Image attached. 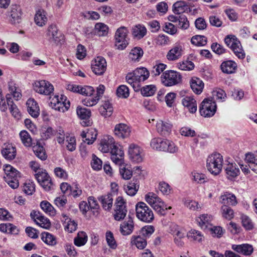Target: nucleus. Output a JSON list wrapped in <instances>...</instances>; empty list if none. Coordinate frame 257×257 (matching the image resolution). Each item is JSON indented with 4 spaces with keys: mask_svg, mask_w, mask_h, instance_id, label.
Listing matches in <instances>:
<instances>
[{
    "mask_svg": "<svg viewBox=\"0 0 257 257\" xmlns=\"http://www.w3.org/2000/svg\"><path fill=\"white\" fill-rule=\"evenodd\" d=\"M150 73L145 67L138 68L133 72L128 73L125 79L135 91L140 90L141 83L147 80L149 77Z\"/></svg>",
    "mask_w": 257,
    "mask_h": 257,
    "instance_id": "f257e3e1",
    "label": "nucleus"
},
{
    "mask_svg": "<svg viewBox=\"0 0 257 257\" xmlns=\"http://www.w3.org/2000/svg\"><path fill=\"white\" fill-rule=\"evenodd\" d=\"M145 200L160 215H165L167 210L171 209L170 206L167 207L164 202L153 192H149L145 195Z\"/></svg>",
    "mask_w": 257,
    "mask_h": 257,
    "instance_id": "f03ea898",
    "label": "nucleus"
},
{
    "mask_svg": "<svg viewBox=\"0 0 257 257\" xmlns=\"http://www.w3.org/2000/svg\"><path fill=\"white\" fill-rule=\"evenodd\" d=\"M223 158L219 153H213L209 155L206 160L207 170L214 176L220 173L222 169Z\"/></svg>",
    "mask_w": 257,
    "mask_h": 257,
    "instance_id": "7ed1b4c3",
    "label": "nucleus"
},
{
    "mask_svg": "<svg viewBox=\"0 0 257 257\" xmlns=\"http://www.w3.org/2000/svg\"><path fill=\"white\" fill-rule=\"evenodd\" d=\"M150 145L155 150L174 153L177 151L178 148L174 143L168 140L155 138L151 140Z\"/></svg>",
    "mask_w": 257,
    "mask_h": 257,
    "instance_id": "20e7f679",
    "label": "nucleus"
},
{
    "mask_svg": "<svg viewBox=\"0 0 257 257\" xmlns=\"http://www.w3.org/2000/svg\"><path fill=\"white\" fill-rule=\"evenodd\" d=\"M136 211L137 218L143 222L150 223L154 219L153 211L143 202H139L137 203Z\"/></svg>",
    "mask_w": 257,
    "mask_h": 257,
    "instance_id": "39448f33",
    "label": "nucleus"
},
{
    "mask_svg": "<svg viewBox=\"0 0 257 257\" xmlns=\"http://www.w3.org/2000/svg\"><path fill=\"white\" fill-rule=\"evenodd\" d=\"M182 78L180 73L174 70H168L163 73L161 81L164 86L170 87L181 83Z\"/></svg>",
    "mask_w": 257,
    "mask_h": 257,
    "instance_id": "423d86ee",
    "label": "nucleus"
},
{
    "mask_svg": "<svg viewBox=\"0 0 257 257\" xmlns=\"http://www.w3.org/2000/svg\"><path fill=\"white\" fill-rule=\"evenodd\" d=\"M216 104L212 98L204 99L199 106L201 115L205 117L213 116L216 111Z\"/></svg>",
    "mask_w": 257,
    "mask_h": 257,
    "instance_id": "0eeeda50",
    "label": "nucleus"
},
{
    "mask_svg": "<svg viewBox=\"0 0 257 257\" xmlns=\"http://www.w3.org/2000/svg\"><path fill=\"white\" fill-rule=\"evenodd\" d=\"M114 218L116 221H120L124 218L127 213L126 202L121 196H118L114 203Z\"/></svg>",
    "mask_w": 257,
    "mask_h": 257,
    "instance_id": "6e6552de",
    "label": "nucleus"
},
{
    "mask_svg": "<svg viewBox=\"0 0 257 257\" xmlns=\"http://www.w3.org/2000/svg\"><path fill=\"white\" fill-rule=\"evenodd\" d=\"M33 87L36 92L44 95H50L54 91L53 85L44 80L36 81L33 84Z\"/></svg>",
    "mask_w": 257,
    "mask_h": 257,
    "instance_id": "1a4fd4ad",
    "label": "nucleus"
},
{
    "mask_svg": "<svg viewBox=\"0 0 257 257\" xmlns=\"http://www.w3.org/2000/svg\"><path fill=\"white\" fill-rule=\"evenodd\" d=\"M127 30L124 27L118 28L115 34V46L119 49L123 50L128 45L127 40Z\"/></svg>",
    "mask_w": 257,
    "mask_h": 257,
    "instance_id": "9d476101",
    "label": "nucleus"
},
{
    "mask_svg": "<svg viewBox=\"0 0 257 257\" xmlns=\"http://www.w3.org/2000/svg\"><path fill=\"white\" fill-rule=\"evenodd\" d=\"M66 97L64 95H62L60 98L58 95H55L50 101L51 106L55 110L64 112L70 107V102L68 101L66 103Z\"/></svg>",
    "mask_w": 257,
    "mask_h": 257,
    "instance_id": "9b49d317",
    "label": "nucleus"
},
{
    "mask_svg": "<svg viewBox=\"0 0 257 257\" xmlns=\"http://www.w3.org/2000/svg\"><path fill=\"white\" fill-rule=\"evenodd\" d=\"M106 62L105 59L100 56L97 57L91 64L92 71L96 75L103 74L106 70Z\"/></svg>",
    "mask_w": 257,
    "mask_h": 257,
    "instance_id": "f8f14e48",
    "label": "nucleus"
},
{
    "mask_svg": "<svg viewBox=\"0 0 257 257\" xmlns=\"http://www.w3.org/2000/svg\"><path fill=\"white\" fill-rule=\"evenodd\" d=\"M10 21L12 24H19L21 22L22 11L21 7L17 5H12L9 12Z\"/></svg>",
    "mask_w": 257,
    "mask_h": 257,
    "instance_id": "ddd939ff",
    "label": "nucleus"
},
{
    "mask_svg": "<svg viewBox=\"0 0 257 257\" xmlns=\"http://www.w3.org/2000/svg\"><path fill=\"white\" fill-rule=\"evenodd\" d=\"M111 159L115 164L121 165L124 162V153L119 145H116L111 150Z\"/></svg>",
    "mask_w": 257,
    "mask_h": 257,
    "instance_id": "4468645a",
    "label": "nucleus"
},
{
    "mask_svg": "<svg viewBox=\"0 0 257 257\" xmlns=\"http://www.w3.org/2000/svg\"><path fill=\"white\" fill-rule=\"evenodd\" d=\"M142 150L134 144L130 145L128 148V155L130 159L134 162L139 163L142 161Z\"/></svg>",
    "mask_w": 257,
    "mask_h": 257,
    "instance_id": "2eb2a0df",
    "label": "nucleus"
},
{
    "mask_svg": "<svg viewBox=\"0 0 257 257\" xmlns=\"http://www.w3.org/2000/svg\"><path fill=\"white\" fill-rule=\"evenodd\" d=\"M97 199L104 210L110 211L111 210L113 202L112 193H108L106 194L100 196Z\"/></svg>",
    "mask_w": 257,
    "mask_h": 257,
    "instance_id": "dca6fc26",
    "label": "nucleus"
},
{
    "mask_svg": "<svg viewBox=\"0 0 257 257\" xmlns=\"http://www.w3.org/2000/svg\"><path fill=\"white\" fill-rule=\"evenodd\" d=\"M116 145L114 139L110 136L104 137L101 141L99 149L103 153L111 152V150Z\"/></svg>",
    "mask_w": 257,
    "mask_h": 257,
    "instance_id": "f3484780",
    "label": "nucleus"
},
{
    "mask_svg": "<svg viewBox=\"0 0 257 257\" xmlns=\"http://www.w3.org/2000/svg\"><path fill=\"white\" fill-rule=\"evenodd\" d=\"M114 132L118 138L124 139L130 136L131 130L126 124L119 123L115 125Z\"/></svg>",
    "mask_w": 257,
    "mask_h": 257,
    "instance_id": "a211bd4d",
    "label": "nucleus"
},
{
    "mask_svg": "<svg viewBox=\"0 0 257 257\" xmlns=\"http://www.w3.org/2000/svg\"><path fill=\"white\" fill-rule=\"evenodd\" d=\"M231 248L233 250L237 252L245 255H250L253 250L252 246L247 243L238 245L233 244L232 245Z\"/></svg>",
    "mask_w": 257,
    "mask_h": 257,
    "instance_id": "6ab92c4d",
    "label": "nucleus"
},
{
    "mask_svg": "<svg viewBox=\"0 0 257 257\" xmlns=\"http://www.w3.org/2000/svg\"><path fill=\"white\" fill-rule=\"evenodd\" d=\"M225 171L226 177L229 180H232L240 174L239 169L234 163H228L225 167Z\"/></svg>",
    "mask_w": 257,
    "mask_h": 257,
    "instance_id": "aec40b11",
    "label": "nucleus"
},
{
    "mask_svg": "<svg viewBox=\"0 0 257 257\" xmlns=\"http://www.w3.org/2000/svg\"><path fill=\"white\" fill-rule=\"evenodd\" d=\"M237 64L233 61L227 60L223 61L220 65L222 72L226 74H233L237 69Z\"/></svg>",
    "mask_w": 257,
    "mask_h": 257,
    "instance_id": "412c9836",
    "label": "nucleus"
},
{
    "mask_svg": "<svg viewBox=\"0 0 257 257\" xmlns=\"http://www.w3.org/2000/svg\"><path fill=\"white\" fill-rule=\"evenodd\" d=\"M183 105L187 108L190 113H194L197 111V103L192 96H186L182 99Z\"/></svg>",
    "mask_w": 257,
    "mask_h": 257,
    "instance_id": "4be33fe9",
    "label": "nucleus"
},
{
    "mask_svg": "<svg viewBox=\"0 0 257 257\" xmlns=\"http://www.w3.org/2000/svg\"><path fill=\"white\" fill-rule=\"evenodd\" d=\"M171 128L172 125L167 122L160 120L157 122V131L162 136H167L169 135L171 132Z\"/></svg>",
    "mask_w": 257,
    "mask_h": 257,
    "instance_id": "5701e85b",
    "label": "nucleus"
},
{
    "mask_svg": "<svg viewBox=\"0 0 257 257\" xmlns=\"http://www.w3.org/2000/svg\"><path fill=\"white\" fill-rule=\"evenodd\" d=\"M134 225L133 218L129 216L127 221H124L120 226V232L123 235L131 234L134 230Z\"/></svg>",
    "mask_w": 257,
    "mask_h": 257,
    "instance_id": "b1692460",
    "label": "nucleus"
},
{
    "mask_svg": "<svg viewBox=\"0 0 257 257\" xmlns=\"http://www.w3.org/2000/svg\"><path fill=\"white\" fill-rule=\"evenodd\" d=\"M47 35L49 37V39L55 43H59L63 39V36L58 32V29L55 25H51L48 27Z\"/></svg>",
    "mask_w": 257,
    "mask_h": 257,
    "instance_id": "393cba45",
    "label": "nucleus"
},
{
    "mask_svg": "<svg viewBox=\"0 0 257 257\" xmlns=\"http://www.w3.org/2000/svg\"><path fill=\"white\" fill-rule=\"evenodd\" d=\"M26 104L29 114L34 118L37 117L39 115V107L34 99H29L27 101Z\"/></svg>",
    "mask_w": 257,
    "mask_h": 257,
    "instance_id": "a878e982",
    "label": "nucleus"
},
{
    "mask_svg": "<svg viewBox=\"0 0 257 257\" xmlns=\"http://www.w3.org/2000/svg\"><path fill=\"white\" fill-rule=\"evenodd\" d=\"M182 47L179 45L173 47L169 51L167 54V58L169 61H175L178 59L182 55Z\"/></svg>",
    "mask_w": 257,
    "mask_h": 257,
    "instance_id": "bb28decb",
    "label": "nucleus"
},
{
    "mask_svg": "<svg viewBox=\"0 0 257 257\" xmlns=\"http://www.w3.org/2000/svg\"><path fill=\"white\" fill-rule=\"evenodd\" d=\"M190 86L193 91L196 94H200L204 88V83L197 77H193L190 81Z\"/></svg>",
    "mask_w": 257,
    "mask_h": 257,
    "instance_id": "cd10ccee",
    "label": "nucleus"
},
{
    "mask_svg": "<svg viewBox=\"0 0 257 257\" xmlns=\"http://www.w3.org/2000/svg\"><path fill=\"white\" fill-rule=\"evenodd\" d=\"M7 105L9 106V109L12 115L16 119H20L21 117L20 112L17 106L14 103L11 97V94H7L6 96Z\"/></svg>",
    "mask_w": 257,
    "mask_h": 257,
    "instance_id": "c85d7f7f",
    "label": "nucleus"
},
{
    "mask_svg": "<svg viewBox=\"0 0 257 257\" xmlns=\"http://www.w3.org/2000/svg\"><path fill=\"white\" fill-rule=\"evenodd\" d=\"M2 154L5 159L9 160H13L16 156V148L11 144L6 145L2 150Z\"/></svg>",
    "mask_w": 257,
    "mask_h": 257,
    "instance_id": "c756f323",
    "label": "nucleus"
},
{
    "mask_svg": "<svg viewBox=\"0 0 257 257\" xmlns=\"http://www.w3.org/2000/svg\"><path fill=\"white\" fill-rule=\"evenodd\" d=\"M220 202L223 205H235L237 204L235 196L231 193L226 192L220 196Z\"/></svg>",
    "mask_w": 257,
    "mask_h": 257,
    "instance_id": "7c9ffc66",
    "label": "nucleus"
},
{
    "mask_svg": "<svg viewBox=\"0 0 257 257\" xmlns=\"http://www.w3.org/2000/svg\"><path fill=\"white\" fill-rule=\"evenodd\" d=\"M33 151L35 155L41 160H45L47 158L45 150L40 142L37 141L33 146Z\"/></svg>",
    "mask_w": 257,
    "mask_h": 257,
    "instance_id": "2f4dec72",
    "label": "nucleus"
},
{
    "mask_svg": "<svg viewBox=\"0 0 257 257\" xmlns=\"http://www.w3.org/2000/svg\"><path fill=\"white\" fill-rule=\"evenodd\" d=\"M212 220V216L207 214H202L196 219L198 224L202 229H206L211 225Z\"/></svg>",
    "mask_w": 257,
    "mask_h": 257,
    "instance_id": "473e14b6",
    "label": "nucleus"
},
{
    "mask_svg": "<svg viewBox=\"0 0 257 257\" xmlns=\"http://www.w3.org/2000/svg\"><path fill=\"white\" fill-rule=\"evenodd\" d=\"M35 22L39 26H43L45 25L47 21V18L46 16V12L42 9L37 11L35 16Z\"/></svg>",
    "mask_w": 257,
    "mask_h": 257,
    "instance_id": "72a5a7b5",
    "label": "nucleus"
},
{
    "mask_svg": "<svg viewBox=\"0 0 257 257\" xmlns=\"http://www.w3.org/2000/svg\"><path fill=\"white\" fill-rule=\"evenodd\" d=\"M21 140L23 145L26 147H30L35 145V143L32 142V139L31 138L29 133L25 130L22 131L19 134Z\"/></svg>",
    "mask_w": 257,
    "mask_h": 257,
    "instance_id": "f704fd0d",
    "label": "nucleus"
},
{
    "mask_svg": "<svg viewBox=\"0 0 257 257\" xmlns=\"http://www.w3.org/2000/svg\"><path fill=\"white\" fill-rule=\"evenodd\" d=\"M188 8L186 2L183 1H177L173 6V11L175 14L179 15L184 13Z\"/></svg>",
    "mask_w": 257,
    "mask_h": 257,
    "instance_id": "c9c22d12",
    "label": "nucleus"
},
{
    "mask_svg": "<svg viewBox=\"0 0 257 257\" xmlns=\"http://www.w3.org/2000/svg\"><path fill=\"white\" fill-rule=\"evenodd\" d=\"M139 185H138L137 181L134 180L129 182L126 186L124 187L126 194L131 196H134L137 193Z\"/></svg>",
    "mask_w": 257,
    "mask_h": 257,
    "instance_id": "e433bc0d",
    "label": "nucleus"
},
{
    "mask_svg": "<svg viewBox=\"0 0 257 257\" xmlns=\"http://www.w3.org/2000/svg\"><path fill=\"white\" fill-rule=\"evenodd\" d=\"M41 239L45 243L49 245L53 246L57 243L56 237L52 234L47 232L42 233Z\"/></svg>",
    "mask_w": 257,
    "mask_h": 257,
    "instance_id": "4c0bfd02",
    "label": "nucleus"
},
{
    "mask_svg": "<svg viewBox=\"0 0 257 257\" xmlns=\"http://www.w3.org/2000/svg\"><path fill=\"white\" fill-rule=\"evenodd\" d=\"M8 88L10 92L11 97L13 95L14 98L17 100L21 98L22 95L19 90L16 87L15 84L13 81L9 82Z\"/></svg>",
    "mask_w": 257,
    "mask_h": 257,
    "instance_id": "58836bf2",
    "label": "nucleus"
},
{
    "mask_svg": "<svg viewBox=\"0 0 257 257\" xmlns=\"http://www.w3.org/2000/svg\"><path fill=\"white\" fill-rule=\"evenodd\" d=\"M191 43L197 46H203L207 44V38L203 35H195L191 40Z\"/></svg>",
    "mask_w": 257,
    "mask_h": 257,
    "instance_id": "ea45409f",
    "label": "nucleus"
},
{
    "mask_svg": "<svg viewBox=\"0 0 257 257\" xmlns=\"http://www.w3.org/2000/svg\"><path fill=\"white\" fill-rule=\"evenodd\" d=\"M41 209L47 214L50 215H54L55 214V210L53 206L47 201H43L40 203Z\"/></svg>",
    "mask_w": 257,
    "mask_h": 257,
    "instance_id": "a19ab883",
    "label": "nucleus"
},
{
    "mask_svg": "<svg viewBox=\"0 0 257 257\" xmlns=\"http://www.w3.org/2000/svg\"><path fill=\"white\" fill-rule=\"evenodd\" d=\"M77 114L81 119H87L91 116V111L87 108L78 106L76 109Z\"/></svg>",
    "mask_w": 257,
    "mask_h": 257,
    "instance_id": "79ce46f5",
    "label": "nucleus"
},
{
    "mask_svg": "<svg viewBox=\"0 0 257 257\" xmlns=\"http://www.w3.org/2000/svg\"><path fill=\"white\" fill-rule=\"evenodd\" d=\"M174 236V242L175 243L179 246H182L184 244L183 241L182 239L184 238L185 233L178 229H176L172 232Z\"/></svg>",
    "mask_w": 257,
    "mask_h": 257,
    "instance_id": "37998d69",
    "label": "nucleus"
},
{
    "mask_svg": "<svg viewBox=\"0 0 257 257\" xmlns=\"http://www.w3.org/2000/svg\"><path fill=\"white\" fill-rule=\"evenodd\" d=\"M147 33L146 28L142 25L136 26L133 29V35L138 39L143 38Z\"/></svg>",
    "mask_w": 257,
    "mask_h": 257,
    "instance_id": "c03bdc74",
    "label": "nucleus"
},
{
    "mask_svg": "<svg viewBox=\"0 0 257 257\" xmlns=\"http://www.w3.org/2000/svg\"><path fill=\"white\" fill-rule=\"evenodd\" d=\"M142 94L144 96H151L153 95L157 89L154 85H146L142 89L140 88Z\"/></svg>",
    "mask_w": 257,
    "mask_h": 257,
    "instance_id": "a18cd8bd",
    "label": "nucleus"
},
{
    "mask_svg": "<svg viewBox=\"0 0 257 257\" xmlns=\"http://www.w3.org/2000/svg\"><path fill=\"white\" fill-rule=\"evenodd\" d=\"M143 53L144 52L142 48L140 47H136L131 50L129 57L132 60L139 61L142 57Z\"/></svg>",
    "mask_w": 257,
    "mask_h": 257,
    "instance_id": "49530a36",
    "label": "nucleus"
},
{
    "mask_svg": "<svg viewBox=\"0 0 257 257\" xmlns=\"http://www.w3.org/2000/svg\"><path fill=\"white\" fill-rule=\"evenodd\" d=\"M56 131L53 130L51 127H44L42 130L41 136L43 140H47L53 136L56 135Z\"/></svg>",
    "mask_w": 257,
    "mask_h": 257,
    "instance_id": "de8ad7c7",
    "label": "nucleus"
},
{
    "mask_svg": "<svg viewBox=\"0 0 257 257\" xmlns=\"http://www.w3.org/2000/svg\"><path fill=\"white\" fill-rule=\"evenodd\" d=\"M18 177H20V175L10 176V175H7V176L5 177L6 182L11 188L16 189L19 186V181L17 178Z\"/></svg>",
    "mask_w": 257,
    "mask_h": 257,
    "instance_id": "09e8293b",
    "label": "nucleus"
},
{
    "mask_svg": "<svg viewBox=\"0 0 257 257\" xmlns=\"http://www.w3.org/2000/svg\"><path fill=\"white\" fill-rule=\"evenodd\" d=\"M241 219L242 226L246 230H250L253 228L254 224L248 216L246 215H242Z\"/></svg>",
    "mask_w": 257,
    "mask_h": 257,
    "instance_id": "8fccbe9b",
    "label": "nucleus"
},
{
    "mask_svg": "<svg viewBox=\"0 0 257 257\" xmlns=\"http://www.w3.org/2000/svg\"><path fill=\"white\" fill-rule=\"evenodd\" d=\"M87 235L84 232L78 233V236L74 239V244L76 246H81L84 245L87 242Z\"/></svg>",
    "mask_w": 257,
    "mask_h": 257,
    "instance_id": "3c124183",
    "label": "nucleus"
},
{
    "mask_svg": "<svg viewBox=\"0 0 257 257\" xmlns=\"http://www.w3.org/2000/svg\"><path fill=\"white\" fill-rule=\"evenodd\" d=\"M192 176L194 182L198 184H202L208 181V178L204 174L198 172H192Z\"/></svg>",
    "mask_w": 257,
    "mask_h": 257,
    "instance_id": "603ef678",
    "label": "nucleus"
},
{
    "mask_svg": "<svg viewBox=\"0 0 257 257\" xmlns=\"http://www.w3.org/2000/svg\"><path fill=\"white\" fill-rule=\"evenodd\" d=\"M231 49L238 58L240 59H243L244 58L245 54L242 49L240 41H239L238 44H237V45H235Z\"/></svg>",
    "mask_w": 257,
    "mask_h": 257,
    "instance_id": "864d4df0",
    "label": "nucleus"
},
{
    "mask_svg": "<svg viewBox=\"0 0 257 257\" xmlns=\"http://www.w3.org/2000/svg\"><path fill=\"white\" fill-rule=\"evenodd\" d=\"M187 236L189 238L198 242H201L203 238V235L201 232L195 229H191L188 233Z\"/></svg>",
    "mask_w": 257,
    "mask_h": 257,
    "instance_id": "5fc2aeb1",
    "label": "nucleus"
},
{
    "mask_svg": "<svg viewBox=\"0 0 257 257\" xmlns=\"http://www.w3.org/2000/svg\"><path fill=\"white\" fill-rule=\"evenodd\" d=\"M222 216L228 220L231 219L234 216L233 210L227 205H223L221 207Z\"/></svg>",
    "mask_w": 257,
    "mask_h": 257,
    "instance_id": "6e6d98bb",
    "label": "nucleus"
},
{
    "mask_svg": "<svg viewBox=\"0 0 257 257\" xmlns=\"http://www.w3.org/2000/svg\"><path fill=\"white\" fill-rule=\"evenodd\" d=\"M177 67L180 70L189 71L194 69V64L191 61L186 60L178 63Z\"/></svg>",
    "mask_w": 257,
    "mask_h": 257,
    "instance_id": "4d7b16f0",
    "label": "nucleus"
},
{
    "mask_svg": "<svg viewBox=\"0 0 257 257\" xmlns=\"http://www.w3.org/2000/svg\"><path fill=\"white\" fill-rule=\"evenodd\" d=\"M118 165L120 166L119 173L122 178L125 180L130 179L132 176V172L125 168L124 162Z\"/></svg>",
    "mask_w": 257,
    "mask_h": 257,
    "instance_id": "13d9d810",
    "label": "nucleus"
},
{
    "mask_svg": "<svg viewBox=\"0 0 257 257\" xmlns=\"http://www.w3.org/2000/svg\"><path fill=\"white\" fill-rule=\"evenodd\" d=\"M239 40L234 35H227L224 39L225 43L231 49L235 45L239 44Z\"/></svg>",
    "mask_w": 257,
    "mask_h": 257,
    "instance_id": "bf43d9fd",
    "label": "nucleus"
},
{
    "mask_svg": "<svg viewBox=\"0 0 257 257\" xmlns=\"http://www.w3.org/2000/svg\"><path fill=\"white\" fill-rule=\"evenodd\" d=\"M116 94L119 97L127 98L130 94L128 88L124 85L119 86L116 90Z\"/></svg>",
    "mask_w": 257,
    "mask_h": 257,
    "instance_id": "052dcab7",
    "label": "nucleus"
},
{
    "mask_svg": "<svg viewBox=\"0 0 257 257\" xmlns=\"http://www.w3.org/2000/svg\"><path fill=\"white\" fill-rule=\"evenodd\" d=\"M95 29L100 36H105L108 33V27L103 23H97L95 26Z\"/></svg>",
    "mask_w": 257,
    "mask_h": 257,
    "instance_id": "680f3d73",
    "label": "nucleus"
},
{
    "mask_svg": "<svg viewBox=\"0 0 257 257\" xmlns=\"http://www.w3.org/2000/svg\"><path fill=\"white\" fill-rule=\"evenodd\" d=\"M167 66L163 63L156 64L152 68L151 70V74L153 76H159L161 72L166 69Z\"/></svg>",
    "mask_w": 257,
    "mask_h": 257,
    "instance_id": "e2e57ef3",
    "label": "nucleus"
},
{
    "mask_svg": "<svg viewBox=\"0 0 257 257\" xmlns=\"http://www.w3.org/2000/svg\"><path fill=\"white\" fill-rule=\"evenodd\" d=\"M178 27L183 30L187 29L189 27V22L186 16L181 15L178 16Z\"/></svg>",
    "mask_w": 257,
    "mask_h": 257,
    "instance_id": "0e129e2a",
    "label": "nucleus"
},
{
    "mask_svg": "<svg viewBox=\"0 0 257 257\" xmlns=\"http://www.w3.org/2000/svg\"><path fill=\"white\" fill-rule=\"evenodd\" d=\"M87 139L85 140V142L88 145L92 144L96 139L97 133L95 129L91 128L87 131Z\"/></svg>",
    "mask_w": 257,
    "mask_h": 257,
    "instance_id": "69168bd1",
    "label": "nucleus"
},
{
    "mask_svg": "<svg viewBox=\"0 0 257 257\" xmlns=\"http://www.w3.org/2000/svg\"><path fill=\"white\" fill-rule=\"evenodd\" d=\"M105 237L108 246L112 249L116 248L117 244L114 238L113 233L110 231H107L106 232Z\"/></svg>",
    "mask_w": 257,
    "mask_h": 257,
    "instance_id": "338daca9",
    "label": "nucleus"
},
{
    "mask_svg": "<svg viewBox=\"0 0 257 257\" xmlns=\"http://www.w3.org/2000/svg\"><path fill=\"white\" fill-rule=\"evenodd\" d=\"M79 90V91L78 92V93L88 96H91L94 92L93 88L90 86H80Z\"/></svg>",
    "mask_w": 257,
    "mask_h": 257,
    "instance_id": "774afa93",
    "label": "nucleus"
}]
</instances>
